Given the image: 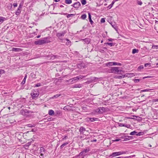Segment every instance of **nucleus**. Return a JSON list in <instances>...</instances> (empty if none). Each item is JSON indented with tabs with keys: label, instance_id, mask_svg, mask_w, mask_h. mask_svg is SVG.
Segmentation results:
<instances>
[{
	"label": "nucleus",
	"instance_id": "obj_1",
	"mask_svg": "<svg viewBox=\"0 0 158 158\" xmlns=\"http://www.w3.org/2000/svg\"><path fill=\"white\" fill-rule=\"evenodd\" d=\"M48 37H45L43 38L42 40H40L35 42V44L36 45H42L45 43H50V41L47 39H48Z\"/></svg>",
	"mask_w": 158,
	"mask_h": 158
},
{
	"label": "nucleus",
	"instance_id": "obj_2",
	"mask_svg": "<svg viewBox=\"0 0 158 158\" xmlns=\"http://www.w3.org/2000/svg\"><path fill=\"white\" fill-rule=\"evenodd\" d=\"M119 68L118 67H112L110 70V72L115 73L119 74L121 71V70L119 69Z\"/></svg>",
	"mask_w": 158,
	"mask_h": 158
},
{
	"label": "nucleus",
	"instance_id": "obj_3",
	"mask_svg": "<svg viewBox=\"0 0 158 158\" xmlns=\"http://www.w3.org/2000/svg\"><path fill=\"white\" fill-rule=\"evenodd\" d=\"M126 152L125 151L115 152H113L111 155V156H112L113 157L116 156H119L122 154H126Z\"/></svg>",
	"mask_w": 158,
	"mask_h": 158
},
{
	"label": "nucleus",
	"instance_id": "obj_4",
	"mask_svg": "<svg viewBox=\"0 0 158 158\" xmlns=\"http://www.w3.org/2000/svg\"><path fill=\"white\" fill-rule=\"evenodd\" d=\"M31 95L33 99H34L38 96L39 94L38 91H33L31 93Z\"/></svg>",
	"mask_w": 158,
	"mask_h": 158
},
{
	"label": "nucleus",
	"instance_id": "obj_5",
	"mask_svg": "<svg viewBox=\"0 0 158 158\" xmlns=\"http://www.w3.org/2000/svg\"><path fill=\"white\" fill-rule=\"evenodd\" d=\"M81 6L80 3L77 2L74 3L73 4L71 5V6L75 8H78Z\"/></svg>",
	"mask_w": 158,
	"mask_h": 158
},
{
	"label": "nucleus",
	"instance_id": "obj_6",
	"mask_svg": "<svg viewBox=\"0 0 158 158\" xmlns=\"http://www.w3.org/2000/svg\"><path fill=\"white\" fill-rule=\"evenodd\" d=\"M98 112L99 113H103L106 111V109L103 107H100L97 109Z\"/></svg>",
	"mask_w": 158,
	"mask_h": 158
},
{
	"label": "nucleus",
	"instance_id": "obj_7",
	"mask_svg": "<svg viewBox=\"0 0 158 158\" xmlns=\"http://www.w3.org/2000/svg\"><path fill=\"white\" fill-rule=\"evenodd\" d=\"M66 32L65 31L62 32L60 33H58L56 34V36L59 39L60 37L64 36Z\"/></svg>",
	"mask_w": 158,
	"mask_h": 158
},
{
	"label": "nucleus",
	"instance_id": "obj_8",
	"mask_svg": "<svg viewBox=\"0 0 158 158\" xmlns=\"http://www.w3.org/2000/svg\"><path fill=\"white\" fill-rule=\"evenodd\" d=\"M40 156H43L44 154V153L45 152V150L43 147H41L40 148Z\"/></svg>",
	"mask_w": 158,
	"mask_h": 158
},
{
	"label": "nucleus",
	"instance_id": "obj_9",
	"mask_svg": "<svg viewBox=\"0 0 158 158\" xmlns=\"http://www.w3.org/2000/svg\"><path fill=\"white\" fill-rule=\"evenodd\" d=\"M135 75V74L133 73H127L125 74V77L126 76V77H130L133 76H134Z\"/></svg>",
	"mask_w": 158,
	"mask_h": 158
},
{
	"label": "nucleus",
	"instance_id": "obj_10",
	"mask_svg": "<svg viewBox=\"0 0 158 158\" xmlns=\"http://www.w3.org/2000/svg\"><path fill=\"white\" fill-rule=\"evenodd\" d=\"M85 66V65L84 63H81V64H78L77 65V67L78 68L82 69L84 68Z\"/></svg>",
	"mask_w": 158,
	"mask_h": 158
},
{
	"label": "nucleus",
	"instance_id": "obj_11",
	"mask_svg": "<svg viewBox=\"0 0 158 158\" xmlns=\"http://www.w3.org/2000/svg\"><path fill=\"white\" fill-rule=\"evenodd\" d=\"M85 131V129L83 127H81L80 128L79 131L81 134H84Z\"/></svg>",
	"mask_w": 158,
	"mask_h": 158
},
{
	"label": "nucleus",
	"instance_id": "obj_12",
	"mask_svg": "<svg viewBox=\"0 0 158 158\" xmlns=\"http://www.w3.org/2000/svg\"><path fill=\"white\" fill-rule=\"evenodd\" d=\"M56 56H55L52 54H51L48 55L47 57L50 58V59H54Z\"/></svg>",
	"mask_w": 158,
	"mask_h": 158
},
{
	"label": "nucleus",
	"instance_id": "obj_13",
	"mask_svg": "<svg viewBox=\"0 0 158 158\" xmlns=\"http://www.w3.org/2000/svg\"><path fill=\"white\" fill-rule=\"evenodd\" d=\"M88 16H89V21L90 22V24L91 25H93V24L94 23V22L91 19V14L89 13H88Z\"/></svg>",
	"mask_w": 158,
	"mask_h": 158
},
{
	"label": "nucleus",
	"instance_id": "obj_14",
	"mask_svg": "<svg viewBox=\"0 0 158 158\" xmlns=\"http://www.w3.org/2000/svg\"><path fill=\"white\" fill-rule=\"evenodd\" d=\"M106 46H107V45H109L110 47H112L114 46L115 44L113 43H106L104 44Z\"/></svg>",
	"mask_w": 158,
	"mask_h": 158
},
{
	"label": "nucleus",
	"instance_id": "obj_15",
	"mask_svg": "<svg viewBox=\"0 0 158 158\" xmlns=\"http://www.w3.org/2000/svg\"><path fill=\"white\" fill-rule=\"evenodd\" d=\"M6 20L5 17H0V24H1L4 21Z\"/></svg>",
	"mask_w": 158,
	"mask_h": 158
},
{
	"label": "nucleus",
	"instance_id": "obj_16",
	"mask_svg": "<svg viewBox=\"0 0 158 158\" xmlns=\"http://www.w3.org/2000/svg\"><path fill=\"white\" fill-rule=\"evenodd\" d=\"M48 114L49 115H53L54 114V111L52 110H50L48 111Z\"/></svg>",
	"mask_w": 158,
	"mask_h": 158
},
{
	"label": "nucleus",
	"instance_id": "obj_17",
	"mask_svg": "<svg viewBox=\"0 0 158 158\" xmlns=\"http://www.w3.org/2000/svg\"><path fill=\"white\" fill-rule=\"evenodd\" d=\"M21 10V9L18 8L16 11L15 12V14L17 15H19L20 13Z\"/></svg>",
	"mask_w": 158,
	"mask_h": 158
},
{
	"label": "nucleus",
	"instance_id": "obj_18",
	"mask_svg": "<svg viewBox=\"0 0 158 158\" xmlns=\"http://www.w3.org/2000/svg\"><path fill=\"white\" fill-rule=\"evenodd\" d=\"M72 87L73 88H81V85L80 84H76L73 85Z\"/></svg>",
	"mask_w": 158,
	"mask_h": 158
},
{
	"label": "nucleus",
	"instance_id": "obj_19",
	"mask_svg": "<svg viewBox=\"0 0 158 158\" xmlns=\"http://www.w3.org/2000/svg\"><path fill=\"white\" fill-rule=\"evenodd\" d=\"M125 77V76L122 75V76H115L114 77V78H118V79H122L124 78Z\"/></svg>",
	"mask_w": 158,
	"mask_h": 158
},
{
	"label": "nucleus",
	"instance_id": "obj_20",
	"mask_svg": "<svg viewBox=\"0 0 158 158\" xmlns=\"http://www.w3.org/2000/svg\"><path fill=\"white\" fill-rule=\"evenodd\" d=\"M12 50L15 52H20L21 51V49L19 48H12Z\"/></svg>",
	"mask_w": 158,
	"mask_h": 158
},
{
	"label": "nucleus",
	"instance_id": "obj_21",
	"mask_svg": "<svg viewBox=\"0 0 158 158\" xmlns=\"http://www.w3.org/2000/svg\"><path fill=\"white\" fill-rule=\"evenodd\" d=\"M114 2L115 1H113L107 7V8L108 10L112 8Z\"/></svg>",
	"mask_w": 158,
	"mask_h": 158
},
{
	"label": "nucleus",
	"instance_id": "obj_22",
	"mask_svg": "<svg viewBox=\"0 0 158 158\" xmlns=\"http://www.w3.org/2000/svg\"><path fill=\"white\" fill-rule=\"evenodd\" d=\"M89 151V149H85L84 150H83L82 152L83 154V156H84L85 155V153H86L88 152Z\"/></svg>",
	"mask_w": 158,
	"mask_h": 158
},
{
	"label": "nucleus",
	"instance_id": "obj_23",
	"mask_svg": "<svg viewBox=\"0 0 158 158\" xmlns=\"http://www.w3.org/2000/svg\"><path fill=\"white\" fill-rule=\"evenodd\" d=\"M65 3L66 4H69L72 3V0H65Z\"/></svg>",
	"mask_w": 158,
	"mask_h": 158
},
{
	"label": "nucleus",
	"instance_id": "obj_24",
	"mask_svg": "<svg viewBox=\"0 0 158 158\" xmlns=\"http://www.w3.org/2000/svg\"><path fill=\"white\" fill-rule=\"evenodd\" d=\"M107 66H110L113 65V62H109L106 64Z\"/></svg>",
	"mask_w": 158,
	"mask_h": 158
},
{
	"label": "nucleus",
	"instance_id": "obj_25",
	"mask_svg": "<svg viewBox=\"0 0 158 158\" xmlns=\"http://www.w3.org/2000/svg\"><path fill=\"white\" fill-rule=\"evenodd\" d=\"M153 90V89H145L142 90L141 91V92H148V91H151L152 90Z\"/></svg>",
	"mask_w": 158,
	"mask_h": 158
},
{
	"label": "nucleus",
	"instance_id": "obj_26",
	"mask_svg": "<svg viewBox=\"0 0 158 158\" xmlns=\"http://www.w3.org/2000/svg\"><path fill=\"white\" fill-rule=\"evenodd\" d=\"M87 44H89L90 42V40L88 39H85L83 40Z\"/></svg>",
	"mask_w": 158,
	"mask_h": 158
},
{
	"label": "nucleus",
	"instance_id": "obj_27",
	"mask_svg": "<svg viewBox=\"0 0 158 158\" xmlns=\"http://www.w3.org/2000/svg\"><path fill=\"white\" fill-rule=\"evenodd\" d=\"M68 143H69L68 142L64 143L60 146V148L62 149L65 146L67 145Z\"/></svg>",
	"mask_w": 158,
	"mask_h": 158
},
{
	"label": "nucleus",
	"instance_id": "obj_28",
	"mask_svg": "<svg viewBox=\"0 0 158 158\" xmlns=\"http://www.w3.org/2000/svg\"><path fill=\"white\" fill-rule=\"evenodd\" d=\"M139 50L138 49H134L132 50V53L133 54H135L136 53H138V52Z\"/></svg>",
	"mask_w": 158,
	"mask_h": 158
},
{
	"label": "nucleus",
	"instance_id": "obj_29",
	"mask_svg": "<svg viewBox=\"0 0 158 158\" xmlns=\"http://www.w3.org/2000/svg\"><path fill=\"white\" fill-rule=\"evenodd\" d=\"M67 42L66 43V44L67 46L70 45V41L68 39H66Z\"/></svg>",
	"mask_w": 158,
	"mask_h": 158
},
{
	"label": "nucleus",
	"instance_id": "obj_30",
	"mask_svg": "<svg viewBox=\"0 0 158 158\" xmlns=\"http://www.w3.org/2000/svg\"><path fill=\"white\" fill-rule=\"evenodd\" d=\"M27 126L29 127H34L35 126V124H33L32 125L31 124H28L27 125Z\"/></svg>",
	"mask_w": 158,
	"mask_h": 158
},
{
	"label": "nucleus",
	"instance_id": "obj_31",
	"mask_svg": "<svg viewBox=\"0 0 158 158\" xmlns=\"http://www.w3.org/2000/svg\"><path fill=\"white\" fill-rule=\"evenodd\" d=\"M86 17V15L85 14H83L81 16V18L83 19H85Z\"/></svg>",
	"mask_w": 158,
	"mask_h": 158
},
{
	"label": "nucleus",
	"instance_id": "obj_32",
	"mask_svg": "<svg viewBox=\"0 0 158 158\" xmlns=\"http://www.w3.org/2000/svg\"><path fill=\"white\" fill-rule=\"evenodd\" d=\"M69 82H70V83H71L72 84L76 82L75 81H74L73 80V78L69 79Z\"/></svg>",
	"mask_w": 158,
	"mask_h": 158
},
{
	"label": "nucleus",
	"instance_id": "obj_33",
	"mask_svg": "<svg viewBox=\"0 0 158 158\" xmlns=\"http://www.w3.org/2000/svg\"><path fill=\"white\" fill-rule=\"evenodd\" d=\"M143 132H140L137 133L136 134V135L137 136H140L143 135Z\"/></svg>",
	"mask_w": 158,
	"mask_h": 158
},
{
	"label": "nucleus",
	"instance_id": "obj_34",
	"mask_svg": "<svg viewBox=\"0 0 158 158\" xmlns=\"http://www.w3.org/2000/svg\"><path fill=\"white\" fill-rule=\"evenodd\" d=\"M132 137L131 136H128L125 138L124 140V141H127V140H129L130 139H131Z\"/></svg>",
	"mask_w": 158,
	"mask_h": 158
},
{
	"label": "nucleus",
	"instance_id": "obj_35",
	"mask_svg": "<svg viewBox=\"0 0 158 158\" xmlns=\"http://www.w3.org/2000/svg\"><path fill=\"white\" fill-rule=\"evenodd\" d=\"M81 2L83 5H85L86 3V0H81Z\"/></svg>",
	"mask_w": 158,
	"mask_h": 158
},
{
	"label": "nucleus",
	"instance_id": "obj_36",
	"mask_svg": "<svg viewBox=\"0 0 158 158\" xmlns=\"http://www.w3.org/2000/svg\"><path fill=\"white\" fill-rule=\"evenodd\" d=\"M143 68V65H140L138 68V70L139 71L141 69Z\"/></svg>",
	"mask_w": 158,
	"mask_h": 158
},
{
	"label": "nucleus",
	"instance_id": "obj_37",
	"mask_svg": "<svg viewBox=\"0 0 158 158\" xmlns=\"http://www.w3.org/2000/svg\"><path fill=\"white\" fill-rule=\"evenodd\" d=\"M137 133V132L134 131H133L131 132L130 133V135H136Z\"/></svg>",
	"mask_w": 158,
	"mask_h": 158
},
{
	"label": "nucleus",
	"instance_id": "obj_38",
	"mask_svg": "<svg viewBox=\"0 0 158 158\" xmlns=\"http://www.w3.org/2000/svg\"><path fill=\"white\" fill-rule=\"evenodd\" d=\"M118 125L120 127H127L126 125L123 124L122 123H118Z\"/></svg>",
	"mask_w": 158,
	"mask_h": 158
},
{
	"label": "nucleus",
	"instance_id": "obj_39",
	"mask_svg": "<svg viewBox=\"0 0 158 158\" xmlns=\"http://www.w3.org/2000/svg\"><path fill=\"white\" fill-rule=\"evenodd\" d=\"M77 77L78 79L79 80L80 79H81L85 77V76H83L82 75H80V76H77Z\"/></svg>",
	"mask_w": 158,
	"mask_h": 158
},
{
	"label": "nucleus",
	"instance_id": "obj_40",
	"mask_svg": "<svg viewBox=\"0 0 158 158\" xmlns=\"http://www.w3.org/2000/svg\"><path fill=\"white\" fill-rule=\"evenodd\" d=\"M75 15V14H68V15H67V18H69L70 17H72L73 16H74Z\"/></svg>",
	"mask_w": 158,
	"mask_h": 158
},
{
	"label": "nucleus",
	"instance_id": "obj_41",
	"mask_svg": "<svg viewBox=\"0 0 158 158\" xmlns=\"http://www.w3.org/2000/svg\"><path fill=\"white\" fill-rule=\"evenodd\" d=\"M97 119L96 118H90V120L91 122H93L96 120Z\"/></svg>",
	"mask_w": 158,
	"mask_h": 158
},
{
	"label": "nucleus",
	"instance_id": "obj_42",
	"mask_svg": "<svg viewBox=\"0 0 158 158\" xmlns=\"http://www.w3.org/2000/svg\"><path fill=\"white\" fill-rule=\"evenodd\" d=\"M60 96V94H57L54 95L52 97L53 98H56Z\"/></svg>",
	"mask_w": 158,
	"mask_h": 158
},
{
	"label": "nucleus",
	"instance_id": "obj_43",
	"mask_svg": "<svg viewBox=\"0 0 158 158\" xmlns=\"http://www.w3.org/2000/svg\"><path fill=\"white\" fill-rule=\"evenodd\" d=\"M73 79L76 82L79 80L77 77L73 78Z\"/></svg>",
	"mask_w": 158,
	"mask_h": 158
},
{
	"label": "nucleus",
	"instance_id": "obj_44",
	"mask_svg": "<svg viewBox=\"0 0 158 158\" xmlns=\"http://www.w3.org/2000/svg\"><path fill=\"white\" fill-rule=\"evenodd\" d=\"M139 81L140 80L139 79H135L134 80V81L135 83L139 82Z\"/></svg>",
	"mask_w": 158,
	"mask_h": 158
},
{
	"label": "nucleus",
	"instance_id": "obj_45",
	"mask_svg": "<svg viewBox=\"0 0 158 158\" xmlns=\"http://www.w3.org/2000/svg\"><path fill=\"white\" fill-rule=\"evenodd\" d=\"M150 66V63H146L144 64V66L145 67H147L148 66Z\"/></svg>",
	"mask_w": 158,
	"mask_h": 158
},
{
	"label": "nucleus",
	"instance_id": "obj_46",
	"mask_svg": "<svg viewBox=\"0 0 158 158\" xmlns=\"http://www.w3.org/2000/svg\"><path fill=\"white\" fill-rule=\"evenodd\" d=\"M152 76H147V77H143V79H144L145 78H152Z\"/></svg>",
	"mask_w": 158,
	"mask_h": 158
},
{
	"label": "nucleus",
	"instance_id": "obj_47",
	"mask_svg": "<svg viewBox=\"0 0 158 158\" xmlns=\"http://www.w3.org/2000/svg\"><path fill=\"white\" fill-rule=\"evenodd\" d=\"M23 6V4L20 3L19 5L18 8H19L20 9H22Z\"/></svg>",
	"mask_w": 158,
	"mask_h": 158
},
{
	"label": "nucleus",
	"instance_id": "obj_48",
	"mask_svg": "<svg viewBox=\"0 0 158 158\" xmlns=\"http://www.w3.org/2000/svg\"><path fill=\"white\" fill-rule=\"evenodd\" d=\"M152 102H158V98H154L153 99Z\"/></svg>",
	"mask_w": 158,
	"mask_h": 158
},
{
	"label": "nucleus",
	"instance_id": "obj_49",
	"mask_svg": "<svg viewBox=\"0 0 158 158\" xmlns=\"http://www.w3.org/2000/svg\"><path fill=\"white\" fill-rule=\"evenodd\" d=\"M142 2L141 1H137V4L140 5H141L142 4Z\"/></svg>",
	"mask_w": 158,
	"mask_h": 158
},
{
	"label": "nucleus",
	"instance_id": "obj_50",
	"mask_svg": "<svg viewBox=\"0 0 158 158\" xmlns=\"http://www.w3.org/2000/svg\"><path fill=\"white\" fill-rule=\"evenodd\" d=\"M26 82V80L25 79H23L22 82L21 83V84L22 85L24 84Z\"/></svg>",
	"mask_w": 158,
	"mask_h": 158
},
{
	"label": "nucleus",
	"instance_id": "obj_51",
	"mask_svg": "<svg viewBox=\"0 0 158 158\" xmlns=\"http://www.w3.org/2000/svg\"><path fill=\"white\" fill-rule=\"evenodd\" d=\"M105 20L104 18H102L101 20V22L102 23H103L105 22Z\"/></svg>",
	"mask_w": 158,
	"mask_h": 158
},
{
	"label": "nucleus",
	"instance_id": "obj_52",
	"mask_svg": "<svg viewBox=\"0 0 158 158\" xmlns=\"http://www.w3.org/2000/svg\"><path fill=\"white\" fill-rule=\"evenodd\" d=\"M68 138V137L67 136H66V135L64 136V137L62 138V140H64Z\"/></svg>",
	"mask_w": 158,
	"mask_h": 158
},
{
	"label": "nucleus",
	"instance_id": "obj_53",
	"mask_svg": "<svg viewBox=\"0 0 158 158\" xmlns=\"http://www.w3.org/2000/svg\"><path fill=\"white\" fill-rule=\"evenodd\" d=\"M40 85H41V84H40V83H38V84H36V85H35V87H38L40 86Z\"/></svg>",
	"mask_w": 158,
	"mask_h": 158
},
{
	"label": "nucleus",
	"instance_id": "obj_54",
	"mask_svg": "<svg viewBox=\"0 0 158 158\" xmlns=\"http://www.w3.org/2000/svg\"><path fill=\"white\" fill-rule=\"evenodd\" d=\"M53 120V118H49L48 119V121H52Z\"/></svg>",
	"mask_w": 158,
	"mask_h": 158
},
{
	"label": "nucleus",
	"instance_id": "obj_55",
	"mask_svg": "<svg viewBox=\"0 0 158 158\" xmlns=\"http://www.w3.org/2000/svg\"><path fill=\"white\" fill-rule=\"evenodd\" d=\"M83 156V152H81L79 153V155L78 156Z\"/></svg>",
	"mask_w": 158,
	"mask_h": 158
},
{
	"label": "nucleus",
	"instance_id": "obj_56",
	"mask_svg": "<svg viewBox=\"0 0 158 158\" xmlns=\"http://www.w3.org/2000/svg\"><path fill=\"white\" fill-rule=\"evenodd\" d=\"M13 5L14 7H16L17 6V3H14Z\"/></svg>",
	"mask_w": 158,
	"mask_h": 158
},
{
	"label": "nucleus",
	"instance_id": "obj_57",
	"mask_svg": "<svg viewBox=\"0 0 158 158\" xmlns=\"http://www.w3.org/2000/svg\"><path fill=\"white\" fill-rule=\"evenodd\" d=\"M114 40V39H112L111 38H109L108 40L110 41H112Z\"/></svg>",
	"mask_w": 158,
	"mask_h": 158
},
{
	"label": "nucleus",
	"instance_id": "obj_58",
	"mask_svg": "<svg viewBox=\"0 0 158 158\" xmlns=\"http://www.w3.org/2000/svg\"><path fill=\"white\" fill-rule=\"evenodd\" d=\"M120 139H116L114 140H112V141L113 142H116L119 141Z\"/></svg>",
	"mask_w": 158,
	"mask_h": 158
},
{
	"label": "nucleus",
	"instance_id": "obj_59",
	"mask_svg": "<svg viewBox=\"0 0 158 158\" xmlns=\"http://www.w3.org/2000/svg\"><path fill=\"white\" fill-rule=\"evenodd\" d=\"M153 48H156V49H158V45H154L152 46Z\"/></svg>",
	"mask_w": 158,
	"mask_h": 158
},
{
	"label": "nucleus",
	"instance_id": "obj_60",
	"mask_svg": "<svg viewBox=\"0 0 158 158\" xmlns=\"http://www.w3.org/2000/svg\"><path fill=\"white\" fill-rule=\"evenodd\" d=\"M118 63L117 62H113V65H118Z\"/></svg>",
	"mask_w": 158,
	"mask_h": 158
},
{
	"label": "nucleus",
	"instance_id": "obj_61",
	"mask_svg": "<svg viewBox=\"0 0 158 158\" xmlns=\"http://www.w3.org/2000/svg\"><path fill=\"white\" fill-rule=\"evenodd\" d=\"M96 141H97V140L96 139H95L94 140H91V142H96Z\"/></svg>",
	"mask_w": 158,
	"mask_h": 158
},
{
	"label": "nucleus",
	"instance_id": "obj_62",
	"mask_svg": "<svg viewBox=\"0 0 158 158\" xmlns=\"http://www.w3.org/2000/svg\"><path fill=\"white\" fill-rule=\"evenodd\" d=\"M117 65L121 66L122 65V64L120 63H118Z\"/></svg>",
	"mask_w": 158,
	"mask_h": 158
},
{
	"label": "nucleus",
	"instance_id": "obj_63",
	"mask_svg": "<svg viewBox=\"0 0 158 158\" xmlns=\"http://www.w3.org/2000/svg\"><path fill=\"white\" fill-rule=\"evenodd\" d=\"M27 75H25L24 79H25L26 80V78H27Z\"/></svg>",
	"mask_w": 158,
	"mask_h": 158
},
{
	"label": "nucleus",
	"instance_id": "obj_64",
	"mask_svg": "<svg viewBox=\"0 0 158 158\" xmlns=\"http://www.w3.org/2000/svg\"><path fill=\"white\" fill-rule=\"evenodd\" d=\"M40 35H38V36L36 37H37V38H40Z\"/></svg>",
	"mask_w": 158,
	"mask_h": 158
}]
</instances>
